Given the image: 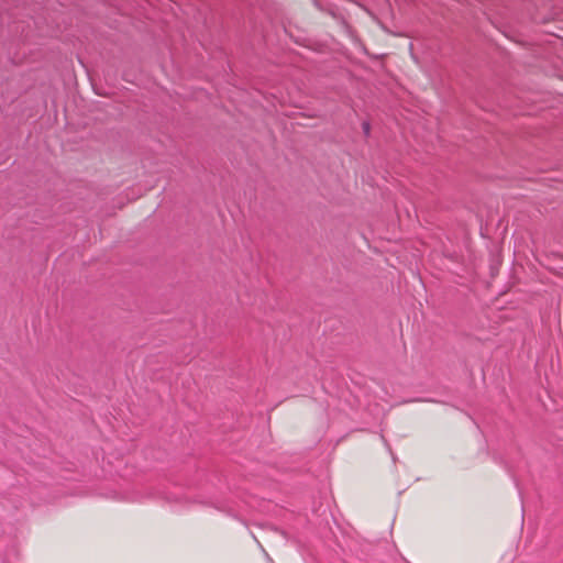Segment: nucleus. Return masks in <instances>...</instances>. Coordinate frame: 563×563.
Instances as JSON below:
<instances>
[{
  "mask_svg": "<svg viewBox=\"0 0 563 563\" xmlns=\"http://www.w3.org/2000/svg\"><path fill=\"white\" fill-rule=\"evenodd\" d=\"M363 129L365 133L367 134L369 132V124L367 122L363 123Z\"/></svg>",
  "mask_w": 563,
  "mask_h": 563,
  "instance_id": "f257e3e1",
  "label": "nucleus"
}]
</instances>
